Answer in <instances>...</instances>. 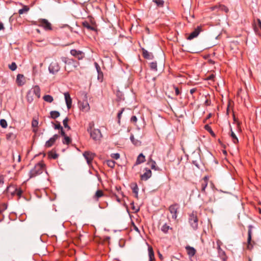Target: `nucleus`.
I'll list each match as a JSON object with an SVG mask.
<instances>
[{
    "label": "nucleus",
    "instance_id": "nucleus-54",
    "mask_svg": "<svg viewBox=\"0 0 261 261\" xmlns=\"http://www.w3.org/2000/svg\"><path fill=\"white\" fill-rule=\"evenodd\" d=\"M38 122L36 120H33L32 122V125L33 127H36L38 126Z\"/></svg>",
    "mask_w": 261,
    "mask_h": 261
},
{
    "label": "nucleus",
    "instance_id": "nucleus-47",
    "mask_svg": "<svg viewBox=\"0 0 261 261\" xmlns=\"http://www.w3.org/2000/svg\"><path fill=\"white\" fill-rule=\"evenodd\" d=\"M206 100L204 101V106H209L211 105V100L210 99V96H205Z\"/></svg>",
    "mask_w": 261,
    "mask_h": 261
},
{
    "label": "nucleus",
    "instance_id": "nucleus-31",
    "mask_svg": "<svg viewBox=\"0 0 261 261\" xmlns=\"http://www.w3.org/2000/svg\"><path fill=\"white\" fill-rule=\"evenodd\" d=\"M50 118L56 119L59 117L60 115V113L57 111H52L50 112Z\"/></svg>",
    "mask_w": 261,
    "mask_h": 261
},
{
    "label": "nucleus",
    "instance_id": "nucleus-32",
    "mask_svg": "<svg viewBox=\"0 0 261 261\" xmlns=\"http://www.w3.org/2000/svg\"><path fill=\"white\" fill-rule=\"evenodd\" d=\"M130 139L132 141V142L136 146H139V145H141V141L138 140H136L134 138V136L133 135H131L130 137Z\"/></svg>",
    "mask_w": 261,
    "mask_h": 261
},
{
    "label": "nucleus",
    "instance_id": "nucleus-40",
    "mask_svg": "<svg viewBox=\"0 0 261 261\" xmlns=\"http://www.w3.org/2000/svg\"><path fill=\"white\" fill-rule=\"evenodd\" d=\"M115 162L112 160H109L107 161V165L111 168H113L115 167Z\"/></svg>",
    "mask_w": 261,
    "mask_h": 261
},
{
    "label": "nucleus",
    "instance_id": "nucleus-57",
    "mask_svg": "<svg viewBox=\"0 0 261 261\" xmlns=\"http://www.w3.org/2000/svg\"><path fill=\"white\" fill-rule=\"evenodd\" d=\"M214 77L215 75L213 74H212L207 77L206 80L213 81Z\"/></svg>",
    "mask_w": 261,
    "mask_h": 261
},
{
    "label": "nucleus",
    "instance_id": "nucleus-5",
    "mask_svg": "<svg viewBox=\"0 0 261 261\" xmlns=\"http://www.w3.org/2000/svg\"><path fill=\"white\" fill-rule=\"evenodd\" d=\"M38 25L44 28L46 31H50L52 30L51 23L46 19H40L38 20Z\"/></svg>",
    "mask_w": 261,
    "mask_h": 261
},
{
    "label": "nucleus",
    "instance_id": "nucleus-1",
    "mask_svg": "<svg viewBox=\"0 0 261 261\" xmlns=\"http://www.w3.org/2000/svg\"><path fill=\"white\" fill-rule=\"evenodd\" d=\"M45 165L42 162H40L37 163L34 167L29 172L30 178L35 177L42 173L45 169Z\"/></svg>",
    "mask_w": 261,
    "mask_h": 261
},
{
    "label": "nucleus",
    "instance_id": "nucleus-36",
    "mask_svg": "<svg viewBox=\"0 0 261 261\" xmlns=\"http://www.w3.org/2000/svg\"><path fill=\"white\" fill-rule=\"evenodd\" d=\"M30 10L29 7L28 6H23L22 9L18 10V13L19 14H22L24 13L28 12Z\"/></svg>",
    "mask_w": 261,
    "mask_h": 261
},
{
    "label": "nucleus",
    "instance_id": "nucleus-51",
    "mask_svg": "<svg viewBox=\"0 0 261 261\" xmlns=\"http://www.w3.org/2000/svg\"><path fill=\"white\" fill-rule=\"evenodd\" d=\"M173 88L175 90V93L176 96H178L180 94L181 92L178 87H176L175 86H173Z\"/></svg>",
    "mask_w": 261,
    "mask_h": 261
},
{
    "label": "nucleus",
    "instance_id": "nucleus-45",
    "mask_svg": "<svg viewBox=\"0 0 261 261\" xmlns=\"http://www.w3.org/2000/svg\"><path fill=\"white\" fill-rule=\"evenodd\" d=\"M0 125L3 128H6L7 127V122L4 119H2L0 120Z\"/></svg>",
    "mask_w": 261,
    "mask_h": 261
},
{
    "label": "nucleus",
    "instance_id": "nucleus-33",
    "mask_svg": "<svg viewBox=\"0 0 261 261\" xmlns=\"http://www.w3.org/2000/svg\"><path fill=\"white\" fill-rule=\"evenodd\" d=\"M33 94L29 91L27 94V100L29 103H31L34 100Z\"/></svg>",
    "mask_w": 261,
    "mask_h": 261
},
{
    "label": "nucleus",
    "instance_id": "nucleus-39",
    "mask_svg": "<svg viewBox=\"0 0 261 261\" xmlns=\"http://www.w3.org/2000/svg\"><path fill=\"white\" fill-rule=\"evenodd\" d=\"M71 142V139L70 137L65 136L64 137V139L63 140V143L64 144L68 145Z\"/></svg>",
    "mask_w": 261,
    "mask_h": 261
},
{
    "label": "nucleus",
    "instance_id": "nucleus-48",
    "mask_svg": "<svg viewBox=\"0 0 261 261\" xmlns=\"http://www.w3.org/2000/svg\"><path fill=\"white\" fill-rule=\"evenodd\" d=\"M9 68L10 69H11L12 71H14L17 68V65L15 62H12L11 64L9 65Z\"/></svg>",
    "mask_w": 261,
    "mask_h": 261
},
{
    "label": "nucleus",
    "instance_id": "nucleus-2",
    "mask_svg": "<svg viewBox=\"0 0 261 261\" xmlns=\"http://www.w3.org/2000/svg\"><path fill=\"white\" fill-rule=\"evenodd\" d=\"M253 226L252 225H249L248 226V237H247V248L249 250H251L253 247L256 245V243L254 241H252V228Z\"/></svg>",
    "mask_w": 261,
    "mask_h": 261
},
{
    "label": "nucleus",
    "instance_id": "nucleus-12",
    "mask_svg": "<svg viewBox=\"0 0 261 261\" xmlns=\"http://www.w3.org/2000/svg\"><path fill=\"white\" fill-rule=\"evenodd\" d=\"M83 156L86 160L88 164L89 165L91 164L95 154L90 151H85L83 153Z\"/></svg>",
    "mask_w": 261,
    "mask_h": 261
},
{
    "label": "nucleus",
    "instance_id": "nucleus-35",
    "mask_svg": "<svg viewBox=\"0 0 261 261\" xmlns=\"http://www.w3.org/2000/svg\"><path fill=\"white\" fill-rule=\"evenodd\" d=\"M230 132H231L230 136L232 138L233 143L234 144L238 143L239 142V140H238L237 137L236 136V134H234V133L232 131L231 128L230 129Z\"/></svg>",
    "mask_w": 261,
    "mask_h": 261
},
{
    "label": "nucleus",
    "instance_id": "nucleus-41",
    "mask_svg": "<svg viewBox=\"0 0 261 261\" xmlns=\"http://www.w3.org/2000/svg\"><path fill=\"white\" fill-rule=\"evenodd\" d=\"M150 68L152 70L157 71V63L156 62H152L150 63Z\"/></svg>",
    "mask_w": 261,
    "mask_h": 261
},
{
    "label": "nucleus",
    "instance_id": "nucleus-59",
    "mask_svg": "<svg viewBox=\"0 0 261 261\" xmlns=\"http://www.w3.org/2000/svg\"><path fill=\"white\" fill-rule=\"evenodd\" d=\"M197 89L196 88H192L190 90V92L191 94H193L194 93H195Z\"/></svg>",
    "mask_w": 261,
    "mask_h": 261
},
{
    "label": "nucleus",
    "instance_id": "nucleus-26",
    "mask_svg": "<svg viewBox=\"0 0 261 261\" xmlns=\"http://www.w3.org/2000/svg\"><path fill=\"white\" fill-rule=\"evenodd\" d=\"M147 164L149 165L151 168L153 170H158V167L156 166V163L151 158L149 159V160L147 162Z\"/></svg>",
    "mask_w": 261,
    "mask_h": 261
},
{
    "label": "nucleus",
    "instance_id": "nucleus-27",
    "mask_svg": "<svg viewBox=\"0 0 261 261\" xmlns=\"http://www.w3.org/2000/svg\"><path fill=\"white\" fill-rule=\"evenodd\" d=\"M145 161V156L143 154V153H140L137 158L136 164L137 165L140 164L144 163Z\"/></svg>",
    "mask_w": 261,
    "mask_h": 261
},
{
    "label": "nucleus",
    "instance_id": "nucleus-6",
    "mask_svg": "<svg viewBox=\"0 0 261 261\" xmlns=\"http://www.w3.org/2000/svg\"><path fill=\"white\" fill-rule=\"evenodd\" d=\"M60 65L58 62L56 60L52 61L48 67L49 71L52 74L58 72L60 70Z\"/></svg>",
    "mask_w": 261,
    "mask_h": 261
},
{
    "label": "nucleus",
    "instance_id": "nucleus-46",
    "mask_svg": "<svg viewBox=\"0 0 261 261\" xmlns=\"http://www.w3.org/2000/svg\"><path fill=\"white\" fill-rule=\"evenodd\" d=\"M124 110H125L124 108L121 109V110L118 112V113L117 114L118 122L119 124L120 123V119L121 118V115L123 113Z\"/></svg>",
    "mask_w": 261,
    "mask_h": 261
},
{
    "label": "nucleus",
    "instance_id": "nucleus-18",
    "mask_svg": "<svg viewBox=\"0 0 261 261\" xmlns=\"http://www.w3.org/2000/svg\"><path fill=\"white\" fill-rule=\"evenodd\" d=\"M80 109L84 112H88L90 110L89 105L87 100L79 102Z\"/></svg>",
    "mask_w": 261,
    "mask_h": 261
},
{
    "label": "nucleus",
    "instance_id": "nucleus-11",
    "mask_svg": "<svg viewBox=\"0 0 261 261\" xmlns=\"http://www.w3.org/2000/svg\"><path fill=\"white\" fill-rule=\"evenodd\" d=\"M209 179V177L208 176H205L200 181V190L201 192L203 193L205 192V188H206L208 181Z\"/></svg>",
    "mask_w": 261,
    "mask_h": 261
},
{
    "label": "nucleus",
    "instance_id": "nucleus-28",
    "mask_svg": "<svg viewBox=\"0 0 261 261\" xmlns=\"http://www.w3.org/2000/svg\"><path fill=\"white\" fill-rule=\"evenodd\" d=\"M161 230L165 233H167L169 230H172V228L168 225L167 223L164 224L161 227Z\"/></svg>",
    "mask_w": 261,
    "mask_h": 261
},
{
    "label": "nucleus",
    "instance_id": "nucleus-8",
    "mask_svg": "<svg viewBox=\"0 0 261 261\" xmlns=\"http://www.w3.org/2000/svg\"><path fill=\"white\" fill-rule=\"evenodd\" d=\"M90 137L94 141L99 140L102 137V135L100 130L99 129H93V130L90 131Z\"/></svg>",
    "mask_w": 261,
    "mask_h": 261
},
{
    "label": "nucleus",
    "instance_id": "nucleus-63",
    "mask_svg": "<svg viewBox=\"0 0 261 261\" xmlns=\"http://www.w3.org/2000/svg\"><path fill=\"white\" fill-rule=\"evenodd\" d=\"M159 257L160 258V259L163 260V256L162 255V254L160 252H158Z\"/></svg>",
    "mask_w": 261,
    "mask_h": 261
},
{
    "label": "nucleus",
    "instance_id": "nucleus-22",
    "mask_svg": "<svg viewBox=\"0 0 261 261\" xmlns=\"http://www.w3.org/2000/svg\"><path fill=\"white\" fill-rule=\"evenodd\" d=\"M142 56L146 59H152L153 56L152 53H149L147 50L144 48H142Z\"/></svg>",
    "mask_w": 261,
    "mask_h": 261
},
{
    "label": "nucleus",
    "instance_id": "nucleus-52",
    "mask_svg": "<svg viewBox=\"0 0 261 261\" xmlns=\"http://www.w3.org/2000/svg\"><path fill=\"white\" fill-rule=\"evenodd\" d=\"M111 157L115 160H117L120 158V154L118 153H112Z\"/></svg>",
    "mask_w": 261,
    "mask_h": 261
},
{
    "label": "nucleus",
    "instance_id": "nucleus-25",
    "mask_svg": "<svg viewBox=\"0 0 261 261\" xmlns=\"http://www.w3.org/2000/svg\"><path fill=\"white\" fill-rule=\"evenodd\" d=\"M24 76L23 74H18L16 77V82L18 86H22L24 84Z\"/></svg>",
    "mask_w": 261,
    "mask_h": 261
},
{
    "label": "nucleus",
    "instance_id": "nucleus-30",
    "mask_svg": "<svg viewBox=\"0 0 261 261\" xmlns=\"http://www.w3.org/2000/svg\"><path fill=\"white\" fill-rule=\"evenodd\" d=\"M132 189L133 193L135 194V197L138 198V191L139 189L137 184H133L132 186Z\"/></svg>",
    "mask_w": 261,
    "mask_h": 261
},
{
    "label": "nucleus",
    "instance_id": "nucleus-3",
    "mask_svg": "<svg viewBox=\"0 0 261 261\" xmlns=\"http://www.w3.org/2000/svg\"><path fill=\"white\" fill-rule=\"evenodd\" d=\"M61 59L62 61L65 64V70L66 71L70 72L72 70L71 68L69 67L70 65H72L73 67H76L75 65V62L73 60L68 59L66 57H62Z\"/></svg>",
    "mask_w": 261,
    "mask_h": 261
},
{
    "label": "nucleus",
    "instance_id": "nucleus-61",
    "mask_svg": "<svg viewBox=\"0 0 261 261\" xmlns=\"http://www.w3.org/2000/svg\"><path fill=\"white\" fill-rule=\"evenodd\" d=\"M257 21L258 22V27H259V28L261 30V20L259 19H257Z\"/></svg>",
    "mask_w": 261,
    "mask_h": 261
},
{
    "label": "nucleus",
    "instance_id": "nucleus-43",
    "mask_svg": "<svg viewBox=\"0 0 261 261\" xmlns=\"http://www.w3.org/2000/svg\"><path fill=\"white\" fill-rule=\"evenodd\" d=\"M48 156L49 158L56 159L58 157V154L55 152L50 151L48 153Z\"/></svg>",
    "mask_w": 261,
    "mask_h": 261
},
{
    "label": "nucleus",
    "instance_id": "nucleus-19",
    "mask_svg": "<svg viewBox=\"0 0 261 261\" xmlns=\"http://www.w3.org/2000/svg\"><path fill=\"white\" fill-rule=\"evenodd\" d=\"M145 170V173L141 175V179L143 180H147L151 177L152 174L151 171L150 169L146 168Z\"/></svg>",
    "mask_w": 261,
    "mask_h": 261
},
{
    "label": "nucleus",
    "instance_id": "nucleus-14",
    "mask_svg": "<svg viewBox=\"0 0 261 261\" xmlns=\"http://www.w3.org/2000/svg\"><path fill=\"white\" fill-rule=\"evenodd\" d=\"M83 26L88 30L97 31L96 25L94 23H90L88 21H84L82 22Z\"/></svg>",
    "mask_w": 261,
    "mask_h": 261
},
{
    "label": "nucleus",
    "instance_id": "nucleus-17",
    "mask_svg": "<svg viewBox=\"0 0 261 261\" xmlns=\"http://www.w3.org/2000/svg\"><path fill=\"white\" fill-rule=\"evenodd\" d=\"M201 31V28L200 27H197L193 32H192L189 36L187 38L188 40H192L196 37L199 34Z\"/></svg>",
    "mask_w": 261,
    "mask_h": 261
},
{
    "label": "nucleus",
    "instance_id": "nucleus-21",
    "mask_svg": "<svg viewBox=\"0 0 261 261\" xmlns=\"http://www.w3.org/2000/svg\"><path fill=\"white\" fill-rule=\"evenodd\" d=\"M30 91L33 94L35 95L37 98L40 97V87L36 85Z\"/></svg>",
    "mask_w": 261,
    "mask_h": 261
},
{
    "label": "nucleus",
    "instance_id": "nucleus-4",
    "mask_svg": "<svg viewBox=\"0 0 261 261\" xmlns=\"http://www.w3.org/2000/svg\"><path fill=\"white\" fill-rule=\"evenodd\" d=\"M189 222L194 230L198 228V218L196 214L192 212L189 216Z\"/></svg>",
    "mask_w": 261,
    "mask_h": 261
},
{
    "label": "nucleus",
    "instance_id": "nucleus-53",
    "mask_svg": "<svg viewBox=\"0 0 261 261\" xmlns=\"http://www.w3.org/2000/svg\"><path fill=\"white\" fill-rule=\"evenodd\" d=\"M57 124H55L54 128L56 129H61L63 127L61 125L60 123L59 122H57Z\"/></svg>",
    "mask_w": 261,
    "mask_h": 261
},
{
    "label": "nucleus",
    "instance_id": "nucleus-56",
    "mask_svg": "<svg viewBox=\"0 0 261 261\" xmlns=\"http://www.w3.org/2000/svg\"><path fill=\"white\" fill-rule=\"evenodd\" d=\"M94 66L96 68L97 72H99L101 70L100 67L97 62H94Z\"/></svg>",
    "mask_w": 261,
    "mask_h": 261
},
{
    "label": "nucleus",
    "instance_id": "nucleus-15",
    "mask_svg": "<svg viewBox=\"0 0 261 261\" xmlns=\"http://www.w3.org/2000/svg\"><path fill=\"white\" fill-rule=\"evenodd\" d=\"M59 138V136L57 134L54 135L51 138H50L48 141H47L45 143V146L46 147H50L52 146L56 141Z\"/></svg>",
    "mask_w": 261,
    "mask_h": 261
},
{
    "label": "nucleus",
    "instance_id": "nucleus-42",
    "mask_svg": "<svg viewBox=\"0 0 261 261\" xmlns=\"http://www.w3.org/2000/svg\"><path fill=\"white\" fill-rule=\"evenodd\" d=\"M69 119L68 117H66L63 121V125L65 128H67L68 130L70 129V127L68 124Z\"/></svg>",
    "mask_w": 261,
    "mask_h": 261
},
{
    "label": "nucleus",
    "instance_id": "nucleus-29",
    "mask_svg": "<svg viewBox=\"0 0 261 261\" xmlns=\"http://www.w3.org/2000/svg\"><path fill=\"white\" fill-rule=\"evenodd\" d=\"M148 255L150 261H152L154 259V252L152 248L150 246L148 247Z\"/></svg>",
    "mask_w": 261,
    "mask_h": 261
},
{
    "label": "nucleus",
    "instance_id": "nucleus-50",
    "mask_svg": "<svg viewBox=\"0 0 261 261\" xmlns=\"http://www.w3.org/2000/svg\"><path fill=\"white\" fill-rule=\"evenodd\" d=\"M94 124L93 122H91L89 124V127L87 129V131L90 133L91 130H93L92 128L94 127Z\"/></svg>",
    "mask_w": 261,
    "mask_h": 261
},
{
    "label": "nucleus",
    "instance_id": "nucleus-58",
    "mask_svg": "<svg viewBox=\"0 0 261 261\" xmlns=\"http://www.w3.org/2000/svg\"><path fill=\"white\" fill-rule=\"evenodd\" d=\"M60 134H61V135L62 136L64 137V136H66V134H65V132H64V130H63V127L60 129Z\"/></svg>",
    "mask_w": 261,
    "mask_h": 261
},
{
    "label": "nucleus",
    "instance_id": "nucleus-7",
    "mask_svg": "<svg viewBox=\"0 0 261 261\" xmlns=\"http://www.w3.org/2000/svg\"><path fill=\"white\" fill-rule=\"evenodd\" d=\"M222 243L220 240H217V249L218 250V253L219 257L223 260V261H226L227 259V257L224 251H223L221 248V245Z\"/></svg>",
    "mask_w": 261,
    "mask_h": 261
},
{
    "label": "nucleus",
    "instance_id": "nucleus-37",
    "mask_svg": "<svg viewBox=\"0 0 261 261\" xmlns=\"http://www.w3.org/2000/svg\"><path fill=\"white\" fill-rule=\"evenodd\" d=\"M15 138L16 135L13 133H8L6 134V139L8 140H13Z\"/></svg>",
    "mask_w": 261,
    "mask_h": 261
},
{
    "label": "nucleus",
    "instance_id": "nucleus-38",
    "mask_svg": "<svg viewBox=\"0 0 261 261\" xmlns=\"http://www.w3.org/2000/svg\"><path fill=\"white\" fill-rule=\"evenodd\" d=\"M152 2L159 7H163L164 1L163 0H152Z\"/></svg>",
    "mask_w": 261,
    "mask_h": 261
},
{
    "label": "nucleus",
    "instance_id": "nucleus-10",
    "mask_svg": "<svg viewBox=\"0 0 261 261\" xmlns=\"http://www.w3.org/2000/svg\"><path fill=\"white\" fill-rule=\"evenodd\" d=\"M9 192H11L12 195H17L18 198H20L23 193L22 190L20 188H17L14 187H9L8 188Z\"/></svg>",
    "mask_w": 261,
    "mask_h": 261
},
{
    "label": "nucleus",
    "instance_id": "nucleus-62",
    "mask_svg": "<svg viewBox=\"0 0 261 261\" xmlns=\"http://www.w3.org/2000/svg\"><path fill=\"white\" fill-rule=\"evenodd\" d=\"M4 178L3 177H0V185H3L4 184Z\"/></svg>",
    "mask_w": 261,
    "mask_h": 261
},
{
    "label": "nucleus",
    "instance_id": "nucleus-20",
    "mask_svg": "<svg viewBox=\"0 0 261 261\" xmlns=\"http://www.w3.org/2000/svg\"><path fill=\"white\" fill-rule=\"evenodd\" d=\"M64 97L68 109H69L71 107L72 105V99L70 97V94L68 92H65L64 93Z\"/></svg>",
    "mask_w": 261,
    "mask_h": 261
},
{
    "label": "nucleus",
    "instance_id": "nucleus-34",
    "mask_svg": "<svg viewBox=\"0 0 261 261\" xmlns=\"http://www.w3.org/2000/svg\"><path fill=\"white\" fill-rule=\"evenodd\" d=\"M43 99L44 101L51 103L53 101L54 98L53 96L50 95H45L43 97Z\"/></svg>",
    "mask_w": 261,
    "mask_h": 261
},
{
    "label": "nucleus",
    "instance_id": "nucleus-24",
    "mask_svg": "<svg viewBox=\"0 0 261 261\" xmlns=\"http://www.w3.org/2000/svg\"><path fill=\"white\" fill-rule=\"evenodd\" d=\"M103 192L101 190H98L96 192L95 195L93 196V199L95 201H98L99 200V199L103 196Z\"/></svg>",
    "mask_w": 261,
    "mask_h": 261
},
{
    "label": "nucleus",
    "instance_id": "nucleus-9",
    "mask_svg": "<svg viewBox=\"0 0 261 261\" xmlns=\"http://www.w3.org/2000/svg\"><path fill=\"white\" fill-rule=\"evenodd\" d=\"M179 207L177 203H174L171 205L169 207V211L170 213L172 215V219L175 220L177 218V212Z\"/></svg>",
    "mask_w": 261,
    "mask_h": 261
},
{
    "label": "nucleus",
    "instance_id": "nucleus-60",
    "mask_svg": "<svg viewBox=\"0 0 261 261\" xmlns=\"http://www.w3.org/2000/svg\"><path fill=\"white\" fill-rule=\"evenodd\" d=\"M97 73H98V78L99 79V77L100 76H103V73L102 72V71H101V70H100V71L99 72H97Z\"/></svg>",
    "mask_w": 261,
    "mask_h": 261
},
{
    "label": "nucleus",
    "instance_id": "nucleus-13",
    "mask_svg": "<svg viewBox=\"0 0 261 261\" xmlns=\"http://www.w3.org/2000/svg\"><path fill=\"white\" fill-rule=\"evenodd\" d=\"M70 54L78 60H82L85 57V54L83 51L81 50H77L75 49H71L70 50Z\"/></svg>",
    "mask_w": 261,
    "mask_h": 261
},
{
    "label": "nucleus",
    "instance_id": "nucleus-49",
    "mask_svg": "<svg viewBox=\"0 0 261 261\" xmlns=\"http://www.w3.org/2000/svg\"><path fill=\"white\" fill-rule=\"evenodd\" d=\"M204 128L206 130L208 131L212 136H215L214 133L212 130L211 127L208 125H205Z\"/></svg>",
    "mask_w": 261,
    "mask_h": 261
},
{
    "label": "nucleus",
    "instance_id": "nucleus-16",
    "mask_svg": "<svg viewBox=\"0 0 261 261\" xmlns=\"http://www.w3.org/2000/svg\"><path fill=\"white\" fill-rule=\"evenodd\" d=\"M211 9L212 11H215L217 10L218 11H224L226 13H228L229 11L228 8L224 5H216L213 7H211Z\"/></svg>",
    "mask_w": 261,
    "mask_h": 261
},
{
    "label": "nucleus",
    "instance_id": "nucleus-23",
    "mask_svg": "<svg viewBox=\"0 0 261 261\" xmlns=\"http://www.w3.org/2000/svg\"><path fill=\"white\" fill-rule=\"evenodd\" d=\"M186 249L187 251V253L190 257H193L196 253V250L194 248L190 246L186 247Z\"/></svg>",
    "mask_w": 261,
    "mask_h": 261
},
{
    "label": "nucleus",
    "instance_id": "nucleus-44",
    "mask_svg": "<svg viewBox=\"0 0 261 261\" xmlns=\"http://www.w3.org/2000/svg\"><path fill=\"white\" fill-rule=\"evenodd\" d=\"M7 208V205L6 203H2L0 204V213H3Z\"/></svg>",
    "mask_w": 261,
    "mask_h": 261
},
{
    "label": "nucleus",
    "instance_id": "nucleus-55",
    "mask_svg": "<svg viewBox=\"0 0 261 261\" xmlns=\"http://www.w3.org/2000/svg\"><path fill=\"white\" fill-rule=\"evenodd\" d=\"M130 121L132 123H136L137 121V118L136 116H133L130 118Z\"/></svg>",
    "mask_w": 261,
    "mask_h": 261
},
{
    "label": "nucleus",
    "instance_id": "nucleus-64",
    "mask_svg": "<svg viewBox=\"0 0 261 261\" xmlns=\"http://www.w3.org/2000/svg\"><path fill=\"white\" fill-rule=\"evenodd\" d=\"M4 27L3 23L2 22H0V31L2 30H4Z\"/></svg>",
    "mask_w": 261,
    "mask_h": 261
}]
</instances>
